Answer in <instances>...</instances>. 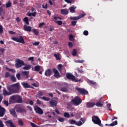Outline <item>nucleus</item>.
Listing matches in <instances>:
<instances>
[{
	"label": "nucleus",
	"mask_w": 127,
	"mask_h": 127,
	"mask_svg": "<svg viewBox=\"0 0 127 127\" xmlns=\"http://www.w3.org/2000/svg\"><path fill=\"white\" fill-rule=\"evenodd\" d=\"M51 107H57V101L51 100L50 101Z\"/></svg>",
	"instance_id": "nucleus-22"
},
{
	"label": "nucleus",
	"mask_w": 127,
	"mask_h": 127,
	"mask_svg": "<svg viewBox=\"0 0 127 127\" xmlns=\"http://www.w3.org/2000/svg\"><path fill=\"white\" fill-rule=\"evenodd\" d=\"M21 85L25 89H27L28 88L30 87V85L27 82H22Z\"/></svg>",
	"instance_id": "nucleus-25"
},
{
	"label": "nucleus",
	"mask_w": 127,
	"mask_h": 127,
	"mask_svg": "<svg viewBox=\"0 0 127 127\" xmlns=\"http://www.w3.org/2000/svg\"><path fill=\"white\" fill-rule=\"evenodd\" d=\"M76 23H77V21H73L71 22V25L72 26H75V25H76Z\"/></svg>",
	"instance_id": "nucleus-60"
},
{
	"label": "nucleus",
	"mask_w": 127,
	"mask_h": 127,
	"mask_svg": "<svg viewBox=\"0 0 127 127\" xmlns=\"http://www.w3.org/2000/svg\"><path fill=\"white\" fill-rule=\"evenodd\" d=\"M69 40L70 41H74V36L72 34L69 35Z\"/></svg>",
	"instance_id": "nucleus-41"
},
{
	"label": "nucleus",
	"mask_w": 127,
	"mask_h": 127,
	"mask_svg": "<svg viewBox=\"0 0 127 127\" xmlns=\"http://www.w3.org/2000/svg\"><path fill=\"white\" fill-rule=\"evenodd\" d=\"M23 30L24 31H27V32H31L32 31V28L30 26L24 25L23 27Z\"/></svg>",
	"instance_id": "nucleus-16"
},
{
	"label": "nucleus",
	"mask_w": 127,
	"mask_h": 127,
	"mask_svg": "<svg viewBox=\"0 0 127 127\" xmlns=\"http://www.w3.org/2000/svg\"><path fill=\"white\" fill-rule=\"evenodd\" d=\"M34 109L36 114L38 115H43V110L38 106L34 107Z\"/></svg>",
	"instance_id": "nucleus-9"
},
{
	"label": "nucleus",
	"mask_w": 127,
	"mask_h": 127,
	"mask_svg": "<svg viewBox=\"0 0 127 127\" xmlns=\"http://www.w3.org/2000/svg\"><path fill=\"white\" fill-rule=\"evenodd\" d=\"M92 121L95 125H98L100 127H104V125L101 123V120H100L98 116H93L92 117Z\"/></svg>",
	"instance_id": "nucleus-2"
},
{
	"label": "nucleus",
	"mask_w": 127,
	"mask_h": 127,
	"mask_svg": "<svg viewBox=\"0 0 127 127\" xmlns=\"http://www.w3.org/2000/svg\"><path fill=\"white\" fill-rule=\"evenodd\" d=\"M21 76L24 77V79H28L29 78V71H24L21 72Z\"/></svg>",
	"instance_id": "nucleus-12"
},
{
	"label": "nucleus",
	"mask_w": 127,
	"mask_h": 127,
	"mask_svg": "<svg viewBox=\"0 0 127 127\" xmlns=\"http://www.w3.org/2000/svg\"><path fill=\"white\" fill-rule=\"evenodd\" d=\"M2 13H4L3 11V6L0 7V15H2Z\"/></svg>",
	"instance_id": "nucleus-38"
},
{
	"label": "nucleus",
	"mask_w": 127,
	"mask_h": 127,
	"mask_svg": "<svg viewBox=\"0 0 127 127\" xmlns=\"http://www.w3.org/2000/svg\"><path fill=\"white\" fill-rule=\"evenodd\" d=\"M12 85L15 87V88L19 92V88H20V85H19V83L17 82L12 84Z\"/></svg>",
	"instance_id": "nucleus-21"
},
{
	"label": "nucleus",
	"mask_w": 127,
	"mask_h": 127,
	"mask_svg": "<svg viewBox=\"0 0 127 127\" xmlns=\"http://www.w3.org/2000/svg\"><path fill=\"white\" fill-rule=\"evenodd\" d=\"M69 124L70 125H75L76 126H77L78 127H80V126H82L83 125V123H82V122L81 121H78L77 122L76 120H69Z\"/></svg>",
	"instance_id": "nucleus-10"
},
{
	"label": "nucleus",
	"mask_w": 127,
	"mask_h": 127,
	"mask_svg": "<svg viewBox=\"0 0 127 127\" xmlns=\"http://www.w3.org/2000/svg\"><path fill=\"white\" fill-rule=\"evenodd\" d=\"M31 85H32V86H33L34 87H36V88L39 87V84L32 83Z\"/></svg>",
	"instance_id": "nucleus-58"
},
{
	"label": "nucleus",
	"mask_w": 127,
	"mask_h": 127,
	"mask_svg": "<svg viewBox=\"0 0 127 127\" xmlns=\"http://www.w3.org/2000/svg\"><path fill=\"white\" fill-rule=\"evenodd\" d=\"M10 100L12 101H16L17 103H22V98L19 95H12L10 97Z\"/></svg>",
	"instance_id": "nucleus-5"
},
{
	"label": "nucleus",
	"mask_w": 127,
	"mask_h": 127,
	"mask_svg": "<svg viewBox=\"0 0 127 127\" xmlns=\"http://www.w3.org/2000/svg\"><path fill=\"white\" fill-rule=\"evenodd\" d=\"M5 114V109L0 106V117H2Z\"/></svg>",
	"instance_id": "nucleus-17"
},
{
	"label": "nucleus",
	"mask_w": 127,
	"mask_h": 127,
	"mask_svg": "<svg viewBox=\"0 0 127 127\" xmlns=\"http://www.w3.org/2000/svg\"><path fill=\"white\" fill-rule=\"evenodd\" d=\"M43 91H39L38 92V95L39 96V97H41L42 96H43Z\"/></svg>",
	"instance_id": "nucleus-57"
},
{
	"label": "nucleus",
	"mask_w": 127,
	"mask_h": 127,
	"mask_svg": "<svg viewBox=\"0 0 127 127\" xmlns=\"http://www.w3.org/2000/svg\"><path fill=\"white\" fill-rule=\"evenodd\" d=\"M54 57L56 58V60L59 61L61 59V58L59 56V54H55Z\"/></svg>",
	"instance_id": "nucleus-36"
},
{
	"label": "nucleus",
	"mask_w": 127,
	"mask_h": 127,
	"mask_svg": "<svg viewBox=\"0 0 127 127\" xmlns=\"http://www.w3.org/2000/svg\"><path fill=\"white\" fill-rule=\"evenodd\" d=\"M29 61H31L32 62H33L34 61V57H32L28 58Z\"/></svg>",
	"instance_id": "nucleus-53"
},
{
	"label": "nucleus",
	"mask_w": 127,
	"mask_h": 127,
	"mask_svg": "<svg viewBox=\"0 0 127 127\" xmlns=\"http://www.w3.org/2000/svg\"><path fill=\"white\" fill-rule=\"evenodd\" d=\"M75 90L77 91L78 94H79V95H88V94H89L88 91L86 90V89L84 88L76 87Z\"/></svg>",
	"instance_id": "nucleus-6"
},
{
	"label": "nucleus",
	"mask_w": 127,
	"mask_h": 127,
	"mask_svg": "<svg viewBox=\"0 0 127 127\" xmlns=\"http://www.w3.org/2000/svg\"><path fill=\"white\" fill-rule=\"evenodd\" d=\"M58 121L60 122V123H64L65 119H64V118H59Z\"/></svg>",
	"instance_id": "nucleus-50"
},
{
	"label": "nucleus",
	"mask_w": 127,
	"mask_h": 127,
	"mask_svg": "<svg viewBox=\"0 0 127 127\" xmlns=\"http://www.w3.org/2000/svg\"><path fill=\"white\" fill-rule=\"evenodd\" d=\"M31 68V65L30 64L28 65H25V66L23 67V70H30Z\"/></svg>",
	"instance_id": "nucleus-28"
},
{
	"label": "nucleus",
	"mask_w": 127,
	"mask_h": 127,
	"mask_svg": "<svg viewBox=\"0 0 127 127\" xmlns=\"http://www.w3.org/2000/svg\"><path fill=\"white\" fill-rule=\"evenodd\" d=\"M95 104L94 102H89L86 105V108H93Z\"/></svg>",
	"instance_id": "nucleus-26"
},
{
	"label": "nucleus",
	"mask_w": 127,
	"mask_h": 127,
	"mask_svg": "<svg viewBox=\"0 0 127 127\" xmlns=\"http://www.w3.org/2000/svg\"><path fill=\"white\" fill-rule=\"evenodd\" d=\"M117 125H118V121H115L110 125L106 124V126H109L110 127H114L115 126H117Z\"/></svg>",
	"instance_id": "nucleus-27"
},
{
	"label": "nucleus",
	"mask_w": 127,
	"mask_h": 127,
	"mask_svg": "<svg viewBox=\"0 0 127 127\" xmlns=\"http://www.w3.org/2000/svg\"><path fill=\"white\" fill-rule=\"evenodd\" d=\"M4 127V125H3V124L2 123V121H0V127Z\"/></svg>",
	"instance_id": "nucleus-64"
},
{
	"label": "nucleus",
	"mask_w": 127,
	"mask_h": 127,
	"mask_svg": "<svg viewBox=\"0 0 127 127\" xmlns=\"http://www.w3.org/2000/svg\"><path fill=\"white\" fill-rule=\"evenodd\" d=\"M66 78H67L68 80H71L72 82H75V83H77L78 82H81V79L76 78L74 75L69 72H67L66 73Z\"/></svg>",
	"instance_id": "nucleus-1"
},
{
	"label": "nucleus",
	"mask_w": 127,
	"mask_h": 127,
	"mask_svg": "<svg viewBox=\"0 0 127 127\" xmlns=\"http://www.w3.org/2000/svg\"><path fill=\"white\" fill-rule=\"evenodd\" d=\"M71 102L74 106H79L82 103V99L79 96H76L73 99L71 100Z\"/></svg>",
	"instance_id": "nucleus-4"
},
{
	"label": "nucleus",
	"mask_w": 127,
	"mask_h": 127,
	"mask_svg": "<svg viewBox=\"0 0 127 127\" xmlns=\"http://www.w3.org/2000/svg\"><path fill=\"white\" fill-rule=\"evenodd\" d=\"M30 125L32 127H38L37 125H35L34 123H31Z\"/></svg>",
	"instance_id": "nucleus-62"
},
{
	"label": "nucleus",
	"mask_w": 127,
	"mask_h": 127,
	"mask_svg": "<svg viewBox=\"0 0 127 127\" xmlns=\"http://www.w3.org/2000/svg\"><path fill=\"white\" fill-rule=\"evenodd\" d=\"M64 118H67V119H69L70 117V114L67 112H65L64 113Z\"/></svg>",
	"instance_id": "nucleus-39"
},
{
	"label": "nucleus",
	"mask_w": 127,
	"mask_h": 127,
	"mask_svg": "<svg viewBox=\"0 0 127 127\" xmlns=\"http://www.w3.org/2000/svg\"><path fill=\"white\" fill-rule=\"evenodd\" d=\"M16 112L17 113H26V109L24 107H16Z\"/></svg>",
	"instance_id": "nucleus-13"
},
{
	"label": "nucleus",
	"mask_w": 127,
	"mask_h": 127,
	"mask_svg": "<svg viewBox=\"0 0 127 127\" xmlns=\"http://www.w3.org/2000/svg\"><path fill=\"white\" fill-rule=\"evenodd\" d=\"M62 67H63V65L62 64H59L58 65V70L59 72H60V73H61V72L62 71Z\"/></svg>",
	"instance_id": "nucleus-40"
},
{
	"label": "nucleus",
	"mask_w": 127,
	"mask_h": 127,
	"mask_svg": "<svg viewBox=\"0 0 127 127\" xmlns=\"http://www.w3.org/2000/svg\"><path fill=\"white\" fill-rule=\"evenodd\" d=\"M40 99H41L42 100H43L44 101H46V102H49V101H50V98L46 97L45 96H44L43 97H40Z\"/></svg>",
	"instance_id": "nucleus-31"
},
{
	"label": "nucleus",
	"mask_w": 127,
	"mask_h": 127,
	"mask_svg": "<svg viewBox=\"0 0 127 127\" xmlns=\"http://www.w3.org/2000/svg\"><path fill=\"white\" fill-rule=\"evenodd\" d=\"M72 55H73V56H76V55H77V51L76 50V49H74L73 50Z\"/></svg>",
	"instance_id": "nucleus-44"
},
{
	"label": "nucleus",
	"mask_w": 127,
	"mask_h": 127,
	"mask_svg": "<svg viewBox=\"0 0 127 127\" xmlns=\"http://www.w3.org/2000/svg\"><path fill=\"white\" fill-rule=\"evenodd\" d=\"M54 19H55V20H57L58 19H59L60 20H61L62 19V18H61L59 16H54Z\"/></svg>",
	"instance_id": "nucleus-43"
},
{
	"label": "nucleus",
	"mask_w": 127,
	"mask_h": 127,
	"mask_svg": "<svg viewBox=\"0 0 127 127\" xmlns=\"http://www.w3.org/2000/svg\"><path fill=\"white\" fill-rule=\"evenodd\" d=\"M96 106H97V107H103V106H104V104H103V102H98L96 103Z\"/></svg>",
	"instance_id": "nucleus-35"
},
{
	"label": "nucleus",
	"mask_w": 127,
	"mask_h": 127,
	"mask_svg": "<svg viewBox=\"0 0 127 127\" xmlns=\"http://www.w3.org/2000/svg\"><path fill=\"white\" fill-rule=\"evenodd\" d=\"M2 94L3 96H10V95H11V92H10V91L7 92V90L5 89H3Z\"/></svg>",
	"instance_id": "nucleus-19"
},
{
	"label": "nucleus",
	"mask_w": 127,
	"mask_h": 127,
	"mask_svg": "<svg viewBox=\"0 0 127 127\" xmlns=\"http://www.w3.org/2000/svg\"><path fill=\"white\" fill-rule=\"evenodd\" d=\"M53 72L54 73V76H55V78L57 79H58L59 78H60L61 77V75H60V73H59V71L56 69V68H53Z\"/></svg>",
	"instance_id": "nucleus-11"
},
{
	"label": "nucleus",
	"mask_w": 127,
	"mask_h": 127,
	"mask_svg": "<svg viewBox=\"0 0 127 127\" xmlns=\"http://www.w3.org/2000/svg\"><path fill=\"white\" fill-rule=\"evenodd\" d=\"M3 104L4 105H5L6 107H8V101L6 100H4Z\"/></svg>",
	"instance_id": "nucleus-49"
},
{
	"label": "nucleus",
	"mask_w": 127,
	"mask_h": 127,
	"mask_svg": "<svg viewBox=\"0 0 127 127\" xmlns=\"http://www.w3.org/2000/svg\"><path fill=\"white\" fill-rule=\"evenodd\" d=\"M55 22H56V23H57L58 24V25H62L63 22H62V21H55Z\"/></svg>",
	"instance_id": "nucleus-42"
},
{
	"label": "nucleus",
	"mask_w": 127,
	"mask_h": 127,
	"mask_svg": "<svg viewBox=\"0 0 127 127\" xmlns=\"http://www.w3.org/2000/svg\"><path fill=\"white\" fill-rule=\"evenodd\" d=\"M40 44V42H35L32 44L34 46H38L39 44Z\"/></svg>",
	"instance_id": "nucleus-46"
},
{
	"label": "nucleus",
	"mask_w": 127,
	"mask_h": 127,
	"mask_svg": "<svg viewBox=\"0 0 127 127\" xmlns=\"http://www.w3.org/2000/svg\"><path fill=\"white\" fill-rule=\"evenodd\" d=\"M16 77L18 80H20V73H18L16 75Z\"/></svg>",
	"instance_id": "nucleus-55"
},
{
	"label": "nucleus",
	"mask_w": 127,
	"mask_h": 127,
	"mask_svg": "<svg viewBox=\"0 0 127 127\" xmlns=\"http://www.w3.org/2000/svg\"><path fill=\"white\" fill-rule=\"evenodd\" d=\"M3 33V29L2 28V26L0 25V33Z\"/></svg>",
	"instance_id": "nucleus-56"
},
{
	"label": "nucleus",
	"mask_w": 127,
	"mask_h": 127,
	"mask_svg": "<svg viewBox=\"0 0 127 127\" xmlns=\"http://www.w3.org/2000/svg\"><path fill=\"white\" fill-rule=\"evenodd\" d=\"M44 22L40 23L39 24V27H42V26H43L44 25Z\"/></svg>",
	"instance_id": "nucleus-63"
},
{
	"label": "nucleus",
	"mask_w": 127,
	"mask_h": 127,
	"mask_svg": "<svg viewBox=\"0 0 127 127\" xmlns=\"http://www.w3.org/2000/svg\"><path fill=\"white\" fill-rule=\"evenodd\" d=\"M53 73V72L52 71V69H51L50 68H48L45 70V75L46 77H50V76L51 75H52Z\"/></svg>",
	"instance_id": "nucleus-15"
},
{
	"label": "nucleus",
	"mask_w": 127,
	"mask_h": 127,
	"mask_svg": "<svg viewBox=\"0 0 127 127\" xmlns=\"http://www.w3.org/2000/svg\"><path fill=\"white\" fill-rule=\"evenodd\" d=\"M10 114H11V115L13 116L14 118H17V115H16V113H15V110L13 109H11L10 110Z\"/></svg>",
	"instance_id": "nucleus-23"
},
{
	"label": "nucleus",
	"mask_w": 127,
	"mask_h": 127,
	"mask_svg": "<svg viewBox=\"0 0 127 127\" xmlns=\"http://www.w3.org/2000/svg\"><path fill=\"white\" fill-rule=\"evenodd\" d=\"M7 90H8V91L11 92V95H12V94H15L16 93H18V91L12 85L8 86L7 87Z\"/></svg>",
	"instance_id": "nucleus-8"
},
{
	"label": "nucleus",
	"mask_w": 127,
	"mask_h": 127,
	"mask_svg": "<svg viewBox=\"0 0 127 127\" xmlns=\"http://www.w3.org/2000/svg\"><path fill=\"white\" fill-rule=\"evenodd\" d=\"M16 63L15 64V67H16V68H20L21 66L25 65V64H24V62H23L22 60L17 59L16 60Z\"/></svg>",
	"instance_id": "nucleus-7"
},
{
	"label": "nucleus",
	"mask_w": 127,
	"mask_h": 127,
	"mask_svg": "<svg viewBox=\"0 0 127 127\" xmlns=\"http://www.w3.org/2000/svg\"><path fill=\"white\" fill-rule=\"evenodd\" d=\"M9 76H10V73H9V72H6L5 73V78H8V77H9Z\"/></svg>",
	"instance_id": "nucleus-48"
},
{
	"label": "nucleus",
	"mask_w": 127,
	"mask_h": 127,
	"mask_svg": "<svg viewBox=\"0 0 127 127\" xmlns=\"http://www.w3.org/2000/svg\"><path fill=\"white\" fill-rule=\"evenodd\" d=\"M61 12L62 14L63 15H67L68 13H69V12H68V10L67 9H62L61 10Z\"/></svg>",
	"instance_id": "nucleus-18"
},
{
	"label": "nucleus",
	"mask_w": 127,
	"mask_h": 127,
	"mask_svg": "<svg viewBox=\"0 0 127 127\" xmlns=\"http://www.w3.org/2000/svg\"><path fill=\"white\" fill-rule=\"evenodd\" d=\"M18 123L19 126H20V127H22V126H23V122H22L21 120H19L18 121Z\"/></svg>",
	"instance_id": "nucleus-45"
},
{
	"label": "nucleus",
	"mask_w": 127,
	"mask_h": 127,
	"mask_svg": "<svg viewBox=\"0 0 127 127\" xmlns=\"http://www.w3.org/2000/svg\"><path fill=\"white\" fill-rule=\"evenodd\" d=\"M23 21L27 24V25H29V21L28 20V17H25L23 18Z\"/></svg>",
	"instance_id": "nucleus-30"
},
{
	"label": "nucleus",
	"mask_w": 127,
	"mask_h": 127,
	"mask_svg": "<svg viewBox=\"0 0 127 127\" xmlns=\"http://www.w3.org/2000/svg\"><path fill=\"white\" fill-rule=\"evenodd\" d=\"M76 8H77V7H76V6L75 5H72L70 6L69 8L70 12H71V13H74V12H75V9H76Z\"/></svg>",
	"instance_id": "nucleus-20"
},
{
	"label": "nucleus",
	"mask_w": 127,
	"mask_h": 127,
	"mask_svg": "<svg viewBox=\"0 0 127 127\" xmlns=\"http://www.w3.org/2000/svg\"><path fill=\"white\" fill-rule=\"evenodd\" d=\"M11 6V1L10 0H9L6 3L5 7L6 8H8V7H10Z\"/></svg>",
	"instance_id": "nucleus-33"
},
{
	"label": "nucleus",
	"mask_w": 127,
	"mask_h": 127,
	"mask_svg": "<svg viewBox=\"0 0 127 127\" xmlns=\"http://www.w3.org/2000/svg\"><path fill=\"white\" fill-rule=\"evenodd\" d=\"M7 70H8V71H10L12 73H14V72H15V70H13L12 68H7Z\"/></svg>",
	"instance_id": "nucleus-61"
},
{
	"label": "nucleus",
	"mask_w": 127,
	"mask_h": 127,
	"mask_svg": "<svg viewBox=\"0 0 127 127\" xmlns=\"http://www.w3.org/2000/svg\"><path fill=\"white\" fill-rule=\"evenodd\" d=\"M32 32H33V33H34L35 34V35H36V36H37V35H38V34H39V31H38V30H37L36 29H32Z\"/></svg>",
	"instance_id": "nucleus-29"
},
{
	"label": "nucleus",
	"mask_w": 127,
	"mask_h": 127,
	"mask_svg": "<svg viewBox=\"0 0 127 127\" xmlns=\"http://www.w3.org/2000/svg\"><path fill=\"white\" fill-rule=\"evenodd\" d=\"M4 51H5V49L0 48V52L2 53V54H3L4 53Z\"/></svg>",
	"instance_id": "nucleus-51"
},
{
	"label": "nucleus",
	"mask_w": 127,
	"mask_h": 127,
	"mask_svg": "<svg viewBox=\"0 0 127 127\" xmlns=\"http://www.w3.org/2000/svg\"><path fill=\"white\" fill-rule=\"evenodd\" d=\"M68 46L69 48H72V47H73V43H72L71 42H69L68 43Z\"/></svg>",
	"instance_id": "nucleus-59"
},
{
	"label": "nucleus",
	"mask_w": 127,
	"mask_h": 127,
	"mask_svg": "<svg viewBox=\"0 0 127 127\" xmlns=\"http://www.w3.org/2000/svg\"><path fill=\"white\" fill-rule=\"evenodd\" d=\"M11 80L13 82H16V78H15V77L14 76H11Z\"/></svg>",
	"instance_id": "nucleus-47"
},
{
	"label": "nucleus",
	"mask_w": 127,
	"mask_h": 127,
	"mask_svg": "<svg viewBox=\"0 0 127 127\" xmlns=\"http://www.w3.org/2000/svg\"><path fill=\"white\" fill-rule=\"evenodd\" d=\"M12 40L15 41V42H18V43H22V44H24L25 42L24 41V39L22 36H19L17 37H13L11 38Z\"/></svg>",
	"instance_id": "nucleus-3"
},
{
	"label": "nucleus",
	"mask_w": 127,
	"mask_h": 127,
	"mask_svg": "<svg viewBox=\"0 0 127 127\" xmlns=\"http://www.w3.org/2000/svg\"><path fill=\"white\" fill-rule=\"evenodd\" d=\"M83 34L84 35H85V36H87L89 35V32H88L87 30H85L83 32Z\"/></svg>",
	"instance_id": "nucleus-52"
},
{
	"label": "nucleus",
	"mask_w": 127,
	"mask_h": 127,
	"mask_svg": "<svg viewBox=\"0 0 127 127\" xmlns=\"http://www.w3.org/2000/svg\"><path fill=\"white\" fill-rule=\"evenodd\" d=\"M60 90L61 91V92H67V91H68V89L67 88L66 86L61 87Z\"/></svg>",
	"instance_id": "nucleus-32"
},
{
	"label": "nucleus",
	"mask_w": 127,
	"mask_h": 127,
	"mask_svg": "<svg viewBox=\"0 0 127 127\" xmlns=\"http://www.w3.org/2000/svg\"><path fill=\"white\" fill-rule=\"evenodd\" d=\"M88 84H90L91 85H97V83L93 80H89Z\"/></svg>",
	"instance_id": "nucleus-37"
},
{
	"label": "nucleus",
	"mask_w": 127,
	"mask_h": 127,
	"mask_svg": "<svg viewBox=\"0 0 127 127\" xmlns=\"http://www.w3.org/2000/svg\"><path fill=\"white\" fill-rule=\"evenodd\" d=\"M84 16H85V13H82L80 14L78 16L70 17V19L77 20L78 19H80V18H82V17H84Z\"/></svg>",
	"instance_id": "nucleus-14"
},
{
	"label": "nucleus",
	"mask_w": 127,
	"mask_h": 127,
	"mask_svg": "<svg viewBox=\"0 0 127 127\" xmlns=\"http://www.w3.org/2000/svg\"><path fill=\"white\" fill-rule=\"evenodd\" d=\"M39 70H40V65H36L34 68V71L39 72Z\"/></svg>",
	"instance_id": "nucleus-34"
},
{
	"label": "nucleus",
	"mask_w": 127,
	"mask_h": 127,
	"mask_svg": "<svg viewBox=\"0 0 127 127\" xmlns=\"http://www.w3.org/2000/svg\"><path fill=\"white\" fill-rule=\"evenodd\" d=\"M75 63H84V61L83 60H77L74 62Z\"/></svg>",
	"instance_id": "nucleus-54"
},
{
	"label": "nucleus",
	"mask_w": 127,
	"mask_h": 127,
	"mask_svg": "<svg viewBox=\"0 0 127 127\" xmlns=\"http://www.w3.org/2000/svg\"><path fill=\"white\" fill-rule=\"evenodd\" d=\"M6 124L9 125L10 127H16L14 125H13V122L11 120H8L6 121Z\"/></svg>",
	"instance_id": "nucleus-24"
}]
</instances>
